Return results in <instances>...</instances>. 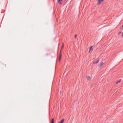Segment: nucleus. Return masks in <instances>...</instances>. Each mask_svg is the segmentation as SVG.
Returning <instances> with one entry per match:
<instances>
[{
  "instance_id": "ddd939ff",
  "label": "nucleus",
  "mask_w": 123,
  "mask_h": 123,
  "mask_svg": "<svg viewBox=\"0 0 123 123\" xmlns=\"http://www.w3.org/2000/svg\"><path fill=\"white\" fill-rule=\"evenodd\" d=\"M121 37L123 38V32L122 33L121 35Z\"/></svg>"
},
{
  "instance_id": "39448f33",
  "label": "nucleus",
  "mask_w": 123,
  "mask_h": 123,
  "mask_svg": "<svg viewBox=\"0 0 123 123\" xmlns=\"http://www.w3.org/2000/svg\"><path fill=\"white\" fill-rule=\"evenodd\" d=\"M99 59L93 62V64H95L99 62Z\"/></svg>"
},
{
  "instance_id": "f257e3e1",
  "label": "nucleus",
  "mask_w": 123,
  "mask_h": 123,
  "mask_svg": "<svg viewBox=\"0 0 123 123\" xmlns=\"http://www.w3.org/2000/svg\"><path fill=\"white\" fill-rule=\"evenodd\" d=\"M93 46H91L90 47V50L89 51V52L90 53H91L92 51V50L93 49L92 48Z\"/></svg>"
},
{
  "instance_id": "f3484780",
  "label": "nucleus",
  "mask_w": 123,
  "mask_h": 123,
  "mask_svg": "<svg viewBox=\"0 0 123 123\" xmlns=\"http://www.w3.org/2000/svg\"><path fill=\"white\" fill-rule=\"evenodd\" d=\"M61 92V91H60V92Z\"/></svg>"
},
{
  "instance_id": "6e6552de",
  "label": "nucleus",
  "mask_w": 123,
  "mask_h": 123,
  "mask_svg": "<svg viewBox=\"0 0 123 123\" xmlns=\"http://www.w3.org/2000/svg\"><path fill=\"white\" fill-rule=\"evenodd\" d=\"M64 119H62L61 121L58 123H63L64 122Z\"/></svg>"
},
{
  "instance_id": "f03ea898",
  "label": "nucleus",
  "mask_w": 123,
  "mask_h": 123,
  "mask_svg": "<svg viewBox=\"0 0 123 123\" xmlns=\"http://www.w3.org/2000/svg\"><path fill=\"white\" fill-rule=\"evenodd\" d=\"M61 56L62 54H61V51H60V53L59 55V61H60V59L61 57Z\"/></svg>"
},
{
  "instance_id": "20e7f679",
  "label": "nucleus",
  "mask_w": 123,
  "mask_h": 123,
  "mask_svg": "<svg viewBox=\"0 0 123 123\" xmlns=\"http://www.w3.org/2000/svg\"><path fill=\"white\" fill-rule=\"evenodd\" d=\"M104 0H99L98 1V4H100L101 2L103 1Z\"/></svg>"
},
{
  "instance_id": "1a4fd4ad",
  "label": "nucleus",
  "mask_w": 123,
  "mask_h": 123,
  "mask_svg": "<svg viewBox=\"0 0 123 123\" xmlns=\"http://www.w3.org/2000/svg\"><path fill=\"white\" fill-rule=\"evenodd\" d=\"M54 118H52L51 119V123H54Z\"/></svg>"
},
{
  "instance_id": "9b49d317",
  "label": "nucleus",
  "mask_w": 123,
  "mask_h": 123,
  "mask_svg": "<svg viewBox=\"0 0 123 123\" xmlns=\"http://www.w3.org/2000/svg\"><path fill=\"white\" fill-rule=\"evenodd\" d=\"M64 47V45L63 43H62V46L61 48V49Z\"/></svg>"
},
{
  "instance_id": "7ed1b4c3",
  "label": "nucleus",
  "mask_w": 123,
  "mask_h": 123,
  "mask_svg": "<svg viewBox=\"0 0 123 123\" xmlns=\"http://www.w3.org/2000/svg\"><path fill=\"white\" fill-rule=\"evenodd\" d=\"M86 78L88 80H89L91 78L90 76H86Z\"/></svg>"
},
{
  "instance_id": "423d86ee",
  "label": "nucleus",
  "mask_w": 123,
  "mask_h": 123,
  "mask_svg": "<svg viewBox=\"0 0 123 123\" xmlns=\"http://www.w3.org/2000/svg\"><path fill=\"white\" fill-rule=\"evenodd\" d=\"M103 64L104 63L103 62H102L99 64L98 66L100 67H101L102 66Z\"/></svg>"
},
{
  "instance_id": "4468645a",
  "label": "nucleus",
  "mask_w": 123,
  "mask_h": 123,
  "mask_svg": "<svg viewBox=\"0 0 123 123\" xmlns=\"http://www.w3.org/2000/svg\"><path fill=\"white\" fill-rule=\"evenodd\" d=\"M77 35L76 34L75 35V36H74V38H76L77 37Z\"/></svg>"
},
{
  "instance_id": "dca6fc26",
  "label": "nucleus",
  "mask_w": 123,
  "mask_h": 123,
  "mask_svg": "<svg viewBox=\"0 0 123 123\" xmlns=\"http://www.w3.org/2000/svg\"><path fill=\"white\" fill-rule=\"evenodd\" d=\"M3 65H5V67H6V65L5 64H4Z\"/></svg>"
},
{
  "instance_id": "0eeeda50",
  "label": "nucleus",
  "mask_w": 123,
  "mask_h": 123,
  "mask_svg": "<svg viewBox=\"0 0 123 123\" xmlns=\"http://www.w3.org/2000/svg\"><path fill=\"white\" fill-rule=\"evenodd\" d=\"M62 1V0H57L58 3L60 4H62V2L61 1Z\"/></svg>"
},
{
  "instance_id": "f8f14e48",
  "label": "nucleus",
  "mask_w": 123,
  "mask_h": 123,
  "mask_svg": "<svg viewBox=\"0 0 123 123\" xmlns=\"http://www.w3.org/2000/svg\"><path fill=\"white\" fill-rule=\"evenodd\" d=\"M121 29H123V25H122L121 27Z\"/></svg>"
},
{
  "instance_id": "2eb2a0df",
  "label": "nucleus",
  "mask_w": 123,
  "mask_h": 123,
  "mask_svg": "<svg viewBox=\"0 0 123 123\" xmlns=\"http://www.w3.org/2000/svg\"><path fill=\"white\" fill-rule=\"evenodd\" d=\"M121 33H122V32L121 31H120V32H118V34H120Z\"/></svg>"
},
{
  "instance_id": "9d476101",
  "label": "nucleus",
  "mask_w": 123,
  "mask_h": 123,
  "mask_svg": "<svg viewBox=\"0 0 123 123\" xmlns=\"http://www.w3.org/2000/svg\"><path fill=\"white\" fill-rule=\"evenodd\" d=\"M121 80H118V81H117V82L116 83V84H117L118 83L120 82H121Z\"/></svg>"
}]
</instances>
